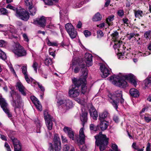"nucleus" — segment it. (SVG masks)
<instances>
[{
	"mask_svg": "<svg viewBox=\"0 0 151 151\" xmlns=\"http://www.w3.org/2000/svg\"><path fill=\"white\" fill-rule=\"evenodd\" d=\"M33 24L40 27L44 28L46 25V19L45 17L42 16L33 21Z\"/></svg>",
	"mask_w": 151,
	"mask_h": 151,
	"instance_id": "nucleus-13",
	"label": "nucleus"
},
{
	"mask_svg": "<svg viewBox=\"0 0 151 151\" xmlns=\"http://www.w3.org/2000/svg\"><path fill=\"white\" fill-rule=\"evenodd\" d=\"M0 105L3 111L9 117H11L12 115L9 111L8 104L5 99L0 95Z\"/></svg>",
	"mask_w": 151,
	"mask_h": 151,
	"instance_id": "nucleus-9",
	"label": "nucleus"
},
{
	"mask_svg": "<svg viewBox=\"0 0 151 151\" xmlns=\"http://www.w3.org/2000/svg\"><path fill=\"white\" fill-rule=\"evenodd\" d=\"M45 63L46 65L48 66L52 63V60L50 58H47L45 60Z\"/></svg>",
	"mask_w": 151,
	"mask_h": 151,
	"instance_id": "nucleus-39",
	"label": "nucleus"
},
{
	"mask_svg": "<svg viewBox=\"0 0 151 151\" xmlns=\"http://www.w3.org/2000/svg\"><path fill=\"white\" fill-rule=\"evenodd\" d=\"M112 148L113 150H111V151H120L118 149L117 145L115 144H113L112 145Z\"/></svg>",
	"mask_w": 151,
	"mask_h": 151,
	"instance_id": "nucleus-48",
	"label": "nucleus"
},
{
	"mask_svg": "<svg viewBox=\"0 0 151 151\" xmlns=\"http://www.w3.org/2000/svg\"><path fill=\"white\" fill-rule=\"evenodd\" d=\"M14 52L18 57L25 56L27 54L26 51L18 42L16 43Z\"/></svg>",
	"mask_w": 151,
	"mask_h": 151,
	"instance_id": "nucleus-10",
	"label": "nucleus"
},
{
	"mask_svg": "<svg viewBox=\"0 0 151 151\" xmlns=\"http://www.w3.org/2000/svg\"><path fill=\"white\" fill-rule=\"evenodd\" d=\"M113 39L114 40V41L116 40H119V33L117 31H116L111 35Z\"/></svg>",
	"mask_w": 151,
	"mask_h": 151,
	"instance_id": "nucleus-33",
	"label": "nucleus"
},
{
	"mask_svg": "<svg viewBox=\"0 0 151 151\" xmlns=\"http://www.w3.org/2000/svg\"><path fill=\"white\" fill-rule=\"evenodd\" d=\"M36 124H37V133H40V131L39 132H38V130H40V127H41L42 126V124L40 122H37Z\"/></svg>",
	"mask_w": 151,
	"mask_h": 151,
	"instance_id": "nucleus-51",
	"label": "nucleus"
},
{
	"mask_svg": "<svg viewBox=\"0 0 151 151\" xmlns=\"http://www.w3.org/2000/svg\"><path fill=\"white\" fill-rule=\"evenodd\" d=\"M28 9L31 15L34 16L37 10L36 7L34 6H32L29 7Z\"/></svg>",
	"mask_w": 151,
	"mask_h": 151,
	"instance_id": "nucleus-27",
	"label": "nucleus"
},
{
	"mask_svg": "<svg viewBox=\"0 0 151 151\" xmlns=\"http://www.w3.org/2000/svg\"><path fill=\"white\" fill-rule=\"evenodd\" d=\"M73 85L71 88L68 92L69 96L72 98H75L78 96L80 94V90L78 88L80 86L81 83L84 82L86 81L85 78L77 79L76 78L72 79Z\"/></svg>",
	"mask_w": 151,
	"mask_h": 151,
	"instance_id": "nucleus-2",
	"label": "nucleus"
},
{
	"mask_svg": "<svg viewBox=\"0 0 151 151\" xmlns=\"http://www.w3.org/2000/svg\"><path fill=\"white\" fill-rule=\"evenodd\" d=\"M96 139V144L99 147L100 151H103L106 147L108 144L109 138H107L105 135L103 134L101 132L95 136Z\"/></svg>",
	"mask_w": 151,
	"mask_h": 151,
	"instance_id": "nucleus-4",
	"label": "nucleus"
},
{
	"mask_svg": "<svg viewBox=\"0 0 151 151\" xmlns=\"http://www.w3.org/2000/svg\"><path fill=\"white\" fill-rule=\"evenodd\" d=\"M102 18V16L99 12L96 13L93 18V21H100Z\"/></svg>",
	"mask_w": 151,
	"mask_h": 151,
	"instance_id": "nucleus-29",
	"label": "nucleus"
},
{
	"mask_svg": "<svg viewBox=\"0 0 151 151\" xmlns=\"http://www.w3.org/2000/svg\"><path fill=\"white\" fill-rule=\"evenodd\" d=\"M23 37L24 38V41L28 42L29 41V39L27 35L25 34H24L23 35Z\"/></svg>",
	"mask_w": 151,
	"mask_h": 151,
	"instance_id": "nucleus-55",
	"label": "nucleus"
},
{
	"mask_svg": "<svg viewBox=\"0 0 151 151\" xmlns=\"http://www.w3.org/2000/svg\"><path fill=\"white\" fill-rule=\"evenodd\" d=\"M122 21L123 23L124 24H127V25L129 24V19L126 17H124L122 19Z\"/></svg>",
	"mask_w": 151,
	"mask_h": 151,
	"instance_id": "nucleus-54",
	"label": "nucleus"
},
{
	"mask_svg": "<svg viewBox=\"0 0 151 151\" xmlns=\"http://www.w3.org/2000/svg\"><path fill=\"white\" fill-rule=\"evenodd\" d=\"M79 137L80 144L82 145L84 143L85 140V136L84 134L83 128H81L80 130Z\"/></svg>",
	"mask_w": 151,
	"mask_h": 151,
	"instance_id": "nucleus-20",
	"label": "nucleus"
},
{
	"mask_svg": "<svg viewBox=\"0 0 151 151\" xmlns=\"http://www.w3.org/2000/svg\"><path fill=\"white\" fill-rule=\"evenodd\" d=\"M71 147H70V146L67 145H65L63 147V151H68L70 149H71Z\"/></svg>",
	"mask_w": 151,
	"mask_h": 151,
	"instance_id": "nucleus-53",
	"label": "nucleus"
},
{
	"mask_svg": "<svg viewBox=\"0 0 151 151\" xmlns=\"http://www.w3.org/2000/svg\"><path fill=\"white\" fill-rule=\"evenodd\" d=\"M113 119L114 121L116 122H118L119 121V118L118 117L116 116V115H114V118Z\"/></svg>",
	"mask_w": 151,
	"mask_h": 151,
	"instance_id": "nucleus-60",
	"label": "nucleus"
},
{
	"mask_svg": "<svg viewBox=\"0 0 151 151\" xmlns=\"http://www.w3.org/2000/svg\"><path fill=\"white\" fill-rule=\"evenodd\" d=\"M85 65L81 64L80 65V67L82 68L81 70L83 76V78H80V79L85 78L86 81L84 82L81 83V92L83 94H84L86 92L87 87L86 86V78L88 75V70L86 68H85Z\"/></svg>",
	"mask_w": 151,
	"mask_h": 151,
	"instance_id": "nucleus-6",
	"label": "nucleus"
},
{
	"mask_svg": "<svg viewBox=\"0 0 151 151\" xmlns=\"http://www.w3.org/2000/svg\"><path fill=\"white\" fill-rule=\"evenodd\" d=\"M92 55L89 53L85 54V58L87 65L89 67L92 65Z\"/></svg>",
	"mask_w": 151,
	"mask_h": 151,
	"instance_id": "nucleus-19",
	"label": "nucleus"
},
{
	"mask_svg": "<svg viewBox=\"0 0 151 151\" xmlns=\"http://www.w3.org/2000/svg\"><path fill=\"white\" fill-rule=\"evenodd\" d=\"M58 104L62 105V106L66 110L69 109L73 107V104L72 101L68 99H60L57 102Z\"/></svg>",
	"mask_w": 151,
	"mask_h": 151,
	"instance_id": "nucleus-12",
	"label": "nucleus"
},
{
	"mask_svg": "<svg viewBox=\"0 0 151 151\" xmlns=\"http://www.w3.org/2000/svg\"><path fill=\"white\" fill-rule=\"evenodd\" d=\"M114 48L115 50L118 49L119 47L122 44V42L120 41L119 40H115L114 41Z\"/></svg>",
	"mask_w": 151,
	"mask_h": 151,
	"instance_id": "nucleus-31",
	"label": "nucleus"
},
{
	"mask_svg": "<svg viewBox=\"0 0 151 151\" xmlns=\"http://www.w3.org/2000/svg\"><path fill=\"white\" fill-rule=\"evenodd\" d=\"M117 14L120 17H122L124 15V12L123 10H119L117 12Z\"/></svg>",
	"mask_w": 151,
	"mask_h": 151,
	"instance_id": "nucleus-52",
	"label": "nucleus"
},
{
	"mask_svg": "<svg viewBox=\"0 0 151 151\" xmlns=\"http://www.w3.org/2000/svg\"><path fill=\"white\" fill-rule=\"evenodd\" d=\"M150 143L149 142H148L147 145V147L146 149V151H150Z\"/></svg>",
	"mask_w": 151,
	"mask_h": 151,
	"instance_id": "nucleus-62",
	"label": "nucleus"
},
{
	"mask_svg": "<svg viewBox=\"0 0 151 151\" xmlns=\"http://www.w3.org/2000/svg\"><path fill=\"white\" fill-rule=\"evenodd\" d=\"M114 16L112 15L109 16L106 19V22L109 25H112V22H111L114 19Z\"/></svg>",
	"mask_w": 151,
	"mask_h": 151,
	"instance_id": "nucleus-30",
	"label": "nucleus"
},
{
	"mask_svg": "<svg viewBox=\"0 0 151 151\" xmlns=\"http://www.w3.org/2000/svg\"><path fill=\"white\" fill-rule=\"evenodd\" d=\"M31 82L30 83H31V85L32 86H34L35 85L37 84V83H39L38 82H37L36 81H35L34 79H33L32 78H31Z\"/></svg>",
	"mask_w": 151,
	"mask_h": 151,
	"instance_id": "nucleus-57",
	"label": "nucleus"
},
{
	"mask_svg": "<svg viewBox=\"0 0 151 151\" xmlns=\"http://www.w3.org/2000/svg\"><path fill=\"white\" fill-rule=\"evenodd\" d=\"M46 42L49 46H57L58 45L57 42H51L47 38L46 39Z\"/></svg>",
	"mask_w": 151,
	"mask_h": 151,
	"instance_id": "nucleus-32",
	"label": "nucleus"
},
{
	"mask_svg": "<svg viewBox=\"0 0 151 151\" xmlns=\"http://www.w3.org/2000/svg\"><path fill=\"white\" fill-rule=\"evenodd\" d=\"M63 130L65 133L67 134L70 139L74 140V132L71 128L65 126L63 129Z\"/></svg>",
	"mask_w": 151,
	"mask_h": 151,
	"instance_id": "nucleus-16",
	"label": "nucleus"
},
{
	"mask_svg": "<svg viewBox=\"0 0 151 151\" xmlns=\"http://www.w3.org/2000/svg\"><path fill=\"white\" fill-rule=\"evenodd\" d=\"M126 47L123 45H122L118 49V57L120 59H124V55H126L125 53V48Z\"/></svg>",
	"mask_w": 151,
	"mask_h": 151,
	"instance_id": "nucleus-15",
	"label": "nucleus"
},
{
	"mask_svg": "<svg viewBox=\"0 0 151 151\" xmlns=\"http://www.w3.org/2000/svg\"><path fill=\"white\" fill-rule=\"evenodd\" d=\"M5 45V42L3 40H0V47H2L4 46Z\"/></svg>",
	"mask_w": 151,
	"mask_h": 151,
	"instance_id": "nucleus-61",
	"label": "nucleus"
},
{
	"mask_svg": "<svg viewBox=\"0 0 151 151\" xmlns=\"http://www.w3.org/2000/svg\"><path fill=\"white\" fill-rule=\"evenodd\" d=\"M15 15L17 17L24 21H27L29 18V14L28 12L23 9L17 10Z\"/></svg>",
	"mask_w": 151,
	"mask_h": 151,
	"instance_id": "nucleus-7",
	"label": "nucleus"
},
{
	"mask_svg": "<svg viewBox=\"0 0 151 151\" xmlns=\"http://www.w3.org/2000/svg\"><path fill=\"white\" fill-rule=\"evenodd\" d=\"M83 33L85 37H88V36H90L91 34V32L87 30H85L84 31Z\"/></svg>",
	"mask_w": 151,
	"mask_h": 151,
	"instance_id": "nucleus-50",
	"label": "nucleus"
},
{
	"mask_svg": "<svg viewBox=\"0 0 151 151\" xmlns=\"http://www.w3.org/2000/svg\"><path fill=\"white\" fill-rule=\"evenodd\" d=\"M145 120L146 122H149L151 121V118L147 116H145L144 117Z\"/></svg>",
	"mask_w": 151,
	"mask_h": 151,
	"instance_id": "nucleus-58",
	"label": "nucleus"
},
{
	"mask_svg": "<svg viewBox=\"0 0 151 151\" xmlns=\"http://www.w3.org/2000/svg\"><path fill=\"white\" fill-rule=\"evenodd\" d=\"M90 114L91 116L94 119L96 120L98 116L97 112L94 107L91 106L89 109Z\"/></svg>",
	"mask_w": 151,
	"mask_h": 151,
	"instance_id": "nucleus-22",
	"label": "nucleus"
},
{
	"mask_svg": "<svg viewBox=\"0 0 151 151\" xmlns=\"http://www.w3.org/2000/svg\"><path fill=\"white\" fill-rule=\"evenodd\" d=\"M109 115L107 111H104L99 115V119L100 121L104 120V119L109 117Z\"/></svg>",
	"mask_w": 151,
	"mask_h": 151,
	"instance_id": "nucleus-25",
	"label": "nucleus"
},
{
	"mask_svg": "<svg viewBox=\"0 0 151 151\" xmlns=\"http://www.w3.org/2000/svg\"><path fill=\"white\" fill-rule=\"evenodd\" d=\"M144 37L147 40H150L151 38V31L149 30L145 32L144 34Z\"/></svg>",
	"mask_w": 151,
	"mask_h": 151,
	"instance_id": "nucleus-34",
	"label": "nucleus"
},
{
	"mask_svg": "<svg viewBox=\"0 0 151 151\" xmlns=\"http://www.w3.org/2000/svg\"><path fill=\"white\" fill-rule=\"evenodd\" d=\"M37 84L38 85L39 87L41 89V91L43 92L45 91V88L41 84H40L39 83H37Z\"/></svg>",
	"mask_w": 151,
	"mask_h": 151,
	"instance_id": "nucleus-56",
	"label": "nucleus"
},
{
	"mask_svg": "<svg viewBox=\"0 0 151 151\" xmlns=\"http://www.w3.org/2000/svg\"><path fill=\"white\" fill-rule=\"evenodd\" d=\"M45 4L48 5H52L53 4V2H57L58 0H43Z\"/></svg>",
	"mask_w": 151,
	"mask_h": 151,
	"instance_id": "nucleus-38",
	"label": "nucleus"
},
{
	"mask_svg": "<svg viewBox=\"0 0 151 151\" xmlns=\"http://www.w3.org/2000/svg\"><path fill=\"white\" fill-rule=\"evenodd\" d=\"M61 139L63 143V142H66L67 141V139L66 138L63 136V135H62L61 136Z\"/></svg>",
	"mask_w": 151,
	"mask_h": 151,
	"instance_id": "nucleus-59",
	"label": "nucleus"
},
{
	"mask_svg": "<svg viewBox=\"0 0 151 151\" xmlns=\"http://www.w3.org/2000/svg\"><path fill=\"white\" fill-rule=\"evenodd\" d=\"M10 93L12 98L11 104L14 108L15 112L17 113V109H19L20 107L22 101L20 96L14 91H12Z\"/></svg>",
	"mask_w": 151,
	"mask_h": 151,
	"instance_id": "nucleus-5",
	"label": "nucleus"
},
{
	"mask_svg": "<svg viewBox=\"0 0 151 151\" xmlns=\"http://www.w3.org/2000/svg\"><path fill=\"white\" fill-rule=\"evenodd\" d=\"M30 99L37 109L40 111H41L42 110V106L38 99L34 96H31Z\"/></svg>",
	"mask_w": 151,
	"mask_h": 151,
	"instance_id": "nucleus-18",
	"label": "nucleus"
},
{
	"mask_svg": "<svg viewBox=\"0 0 151 151\" xmlns=\"http://www.w3.org/2000/svg\"><path fill=\"white\" fill-rule=\"evenodd\" d=\"M65 27L70 37L72 39L75 38L77 35V32L72 24L70 23H68L65 25Z\"/></svg>",
	"mask_w": 151,
	"mask_h": 151,
	"instance_id": "nucleus-11",
	"label": "nucleus"
},
{
	"mask_svg": "<svg viewBox=\"0 0 151 151\" xmlns=\"http://www.w3.org/2000/svg\"><path fill=\"white\" fill-rule=\"evenodd\" d=\"M109 80L112 81V83L120 87L124 88L128 86L127 82L126 80L130 81L131 83L135 86L137 82L134 76L132 74L128 75H122L121 76L114 75L109 78Z\"/></svg>",
	"mask_w": 151,
	"mask_h": 151,
	"instance_id": "nucleus-1",
	"label": "nucleus"
},
{
	"mask_svg": "<svg viewBox=\"0 0 151 151\" xmlns=\"http://www.w3.org/2000/svg\"><path fill=\"white\" fill-rule=\"evenodd\" d=\"M17 86L18 87L19 91L22 95L24 96L26 95V89L21 82H17Z\"/></svg>",
	"mask_w": 151,
	"mask_h": 151,
	"instance_id": "nucleus-21",
	"label": "nucleus"
},
{
	"mask_svg": "<svg viewBox=\"0 0 151 151\" xmlns=\"http://www.w3.org/2000/svg\"><path fill=\"white\" fill-rule=\"evenodd\" d=\"M151 54V52H150L146 51L144 53H143L141 55L143 56H145L149 55Z\"/></svg>",
	"mask_w": 151,
	"mask_h": 151,
	"instance_id": "nucleus-63",
	"label": "nucleus"
},
{
	"mask_svg": "<svg viewBox=\"0 0 151 151\" xmlns=\"http://www.w3.org/2000/svg\"><path fill=\"white\" fill-rule=\"evenodd\" d=\"M38 66V64L35 61H34L32 65V67L35 72H37V68Z\"/></svg>",
	"mask_w": 151,
	"mask_h": 151,
	"instance_id": "nucleus-44",
	"label": "nucleus"
},
{
	"mask_svg": "<svg viewBox=\"0 0 151 151\" xmlns=\"http://www.w3.org/2000/svg\"><path fill=\"white\" fill-rule=\"evenodd\" d=\"M97 37L98 38H101L104 36V34L103 32L101 30H99L97 32Z\"/></svg>",
	"mask_w": 151,
	"mask_h": 151,
	"instance_id": "nucleus-47",
	"label": "nucleus"
},
{
	"mask_svg": "<svg viewBox=\"0 0 151 151\" xmlns=\"http://www.w3.org/2000/svg\"><path fill=\"white\" fill-rule=\"evenodd\" d=\"M61 144H54L55 151H60L61 149Z\"/></svg>",
	"mask_w": 151,
	"mask_h": 151,
	"instance_id": "nucleus-41",
	"label": "nucleus"
},
{
	"mask_svg": "<svg viewBox=\"0 0 151 151\" xmlns=\"http://www.w3.org/2000/svg\"><path fill=\"white\" fill-rule=\"evenodd\" d=\"M24 2L25 5L29 7L33 6L32 0H24Z\"/></svg>",
	"mask_w": 151,
	"mask_h": 151,
	"instance_id": "nucleus-42",
	"label": "nucleus"
},
{
	"mask_svg": "<svg viewBox=\"0 0 151 151\" xmlns=\"http://www.w3.org/2000/svg\"><path fill=\"white\" fill-rule=\"evenodd\" d=\"M50 146L49 148V150L50 151H53L54 148L53 146V145L52 143L50 144Z\"/></svg>",
	"mask_w": 151,
	"mask_h": 151,
	"instance_id": "nucleus-64",
	"label": "nucleus"
},
{
	"mask_svg": "<svg viewBox=\"0 0 151 151\" xmlns=\"http://www.w3.org/2000/svg\"><path fill=\"white\" fill-rule=\"evenodd\" d=\"M24 76L25 79L28 83H30L31 81V78L30 79L29 77V76L27 74L25 75Z\"/></svg>",
	"mask_w": 151,
	"mask_h": 151,
	"instance_id": "nucleus-49",
	"label": "nucleus"
},
{
	"mask_svg": "<svg viewBox=\"0 0 151 151\" xmlns=\"http://www.w3.org/2000/svg\"><path fill=\"white\" fill-rule=\"evenodd\" d=\"M53 141L54 144H61L60 139L57 134H54Z\"/></svg>",
	"mask_w": 151,
	"mask_h": 151,
	"instance_id": "nucleus-28",
	"label": "nucleus"
},
{
	"mask_svg": "<svg viewBox=\"0 0 151 151\" xmlns=\"http://www.w3.org/2000/svg\"><path fill=\"white\" fill-rule=\"evenodd\" d=\"M7 12V10L6 9L4 8H1L0 9V14H6Z\"/></svg>",
	"mask_w": 151,
	"mask_h": 151,
	"instance_id": "nucleus-46",
	"label": "nucleus"
},
{
	"mask_svg": "<svg viewBox=\"0 0 151 151\" xmlns=\"http://www.w3.org/2000/svg\"><path fill=\"white\" fill-rule=\"evenodd\" d=\"M134 15L136 18L142 17L143 15V12L140 10L135 11L134 12Z\"/></svg>",
	"mask_w": 151,
	"mask_h": 151,
	"instance_id": "nucleus-35",
	"label": "nucleus"
},
{
	"mask_svg": "<svg viewBox=\"0 0 151 151\" xmlns=\"http://www.w3.org/2000/svg\"><path fill=\"white\" fill-rule=\"evenodd\" d=\"M151 83V77L147 78L144 81V84L146 87H149Z\"/></svg>",
	"mask_w": 151,
	"mask_h": 151,
	"instance_id": "nucleus-37",
	"label": "nucleus"
},
{
	"mask_svg": "<svg viewBox=\"0 0 151 151\" xmlns=\"http://www.w3.org/2000/svg\"><path fill=\"white\" fill-rule=\"evenodd\" d=\"M122 96V91L120 90H118L114 92L111 96V97L108 98L109 101L116 110L118 108L119 102L122 104L124 102V100Z\"/></svg>",
	"mask_w": 151,
	"mask_h": 151,
	"instance_id": "nucleus-3",
	"label": "nucleus"
},
{
	"mask_svg": "<svg viewBox=\"0 0 151 151\" xmlns=\"http://www.w3.org/2000/svg\"><path fill=\"white\" fill-rule=\"evenodd\" d=\"M88 113L86 111H82L80 115L81 120L83 123V125L84 126L85 123L87 122L88 120Z\"/></svg>",
	"mask_w": 151,
	"mask_h": 151,
	"instance_id": "nucleus-23",
	"label": "nucleus"
},
{
	"mask_svg": "<svg viewBox=\"0 0 151 151\" xmlns=\"http://www.w3.org/2000/svg\"><path fill=\"white\" fill-rule=\"evenodd\" d=\"M6 8H9L11 9H12L15 11L16 13V11L17 10H18L19 9H18L17 8H16L15 7L11 5L10 4H8L6 6Z\"/></svg>",
	"mask_w": 151,
	"mask_h": 151,
	"instance_id": "nucleus-45",
	"label": "nucleus"
},
{
	"mask_svg": "<svg viewBox=\"0 0 151 151\" xmlns=\"http://www.w3.org/2000/svg\"><path fill=\"white\" fill-rule=\"evenodd\" d=\"M11 139L13 143L14 151H22V146L19 141L13 137H12Z\"/></svg>",
	"mask_w": 151,
	"mask_h": 151,
	"instance_id": "nucleus-14",
	"label": "nucleus"
},
{
	"mask_svg": "<svg viewBox=\"0 0 151 151\" xmlns=\"http://www.w3.org/2000/svg\"><path fill=\"white\" fill-rule=\"evenodd\" d=\"M22 72L24 75H25L27 74V65H26L22 67Z\"/></svg>",
	"mask_w": 151,
	"mask_h": 151,
	"instance_id": "nucleus-43",
	"label": "nucleus"
},
{
	"mask_svg": "<svg viewBox=\"0 0 151 151\" xmlns=\"http://www.w3.org/2000/svg\"><path fill=\"white\" fill-rule=\"evenodd\" d=\"M129 93L130 95L134 97H138L139 95V93L138 91L134 88L131 89Z\"/></svg>",
	"mask_w": 151,
	"mask_h": 151,
	"instance_id": "nucleus-26",
	"label": "nucleus"
},
{
	"mask_svg": "<svg viewBox=\"0 0 151 151\" xmlns=\"http://www.w3.org/2000/svg\"><path fill=\"white\" fill-rule=\"evenodd\" d=\"M100 121L101 123L99 127L101 129L102 131L106 129L109 126V122L105 120Z\"/></svg>",
	"mask_w": 151,
	"mask_h": 151,
	"instance_id": "nucleus-24",
	"label": "nucleus"
},
{
	"mask_svg": "<svg viewBox=\"0 0 151 151\" xmlns=\"http://www.w3.org/2000/svg\"><path fill=\"white\" fill-rule=\"evenodd\" d=\"M44 116L47 128L49 130H51L53 126L52 117L47 110L44 111Z\"/></svg>",
	"mask_w": 151,
	"mask_h": 151,
	"instance_id": "nucleus-8",
	"label": "nucleus"
},
{
	"mask_svg": "<svg viewBox=\"0 0 151 151\" xmlns=\"http://www.w3.org/2000/svg\"><path fill=\"white\" fill-rule=\"evenodd\" d=\"M90 129L91 130L96 131L99 129V125L96 126L93 124H91L89 126Z\"/></svg>",
	"mask_w": 151,
	"mask_h": 151,
	"instance_id": "nucleus-36",
	"label": "nucleus"
},
{
	"mask_svg": "<svg viewBox=\"0 0 151 151\" xmlns=\"http://www.w3.org/2000/svg\"><path fill=\"white\" fill-rule=\"evenodd\" d=\"M0 58L5 60L6 58V54L0 49Z\"/></svg>",
	"mask_w": 151,
	"mask_h": 151,
	"instance_id": "nucleus-40",
	"label": "nucleus"
},
{
	"mask_svg": "<svg viewBox=\"0 0 151 151\" xmlns=\"http://www.w3.org/2000/svg\"><path fill=\"white\" fill-rule=\"evenodd\" d=\"M100 69L102 73V77L106 78L110 74V70L104 65H101L100 66Z\"/></svg>",
	"mask_w": 151,
	"mask_h": 151,
	"instance_id": "nucleus-17",
	"label": "nucleus"
}]
</instances>
